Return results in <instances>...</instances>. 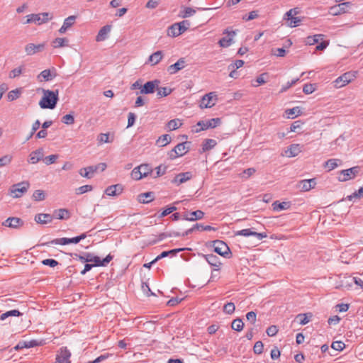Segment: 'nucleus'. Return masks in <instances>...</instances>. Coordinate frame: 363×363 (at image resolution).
<instances>
[{"label":"nucleus","instance_id":"nucleus-52","mask_svg":"<svg viewBox=\"0 0 363 363\" xmlns=\"http://www.w3.org/2000/svg\"><path fill=\"white\" fill-rule=\"evenodd\" d=\"M106 163L101 162L94 166H89V169L91 172H96L98 170L103 172L106 169Z\"/></svg>","mask_w":363,"mask_h":363},{"label":"nucleus","instance_id":"nucleus-32","mask_svg":"<svg viewBox=\"0 0 363 363\" xmlns=\"http://www.w3.org/2000/svg\"><path fill=\"white\" fill-rule=\"evenodd\" d=\"M163 57V52L161 50H158L154 53H152L149 57V62L152 64V65H157Z\"/></svg>","mask_w":363,"mask_h":363},{"label":"nucleus","instance_id":"nucleus-41","mask_svg":"<svg viewBox=\"0 0 363 363\" xmlns=\"http://www.w3.org/2000/svg\"><path fill=\"white\" fill-rule=\"evenodd\" d=\"M74 258L79 259L82 262H91L93 255L89 252H86L84 255H80L78 254L73 255Z\"/></svg>","mask_w":363,"mask_h":363},{"label":"nucleus","instance_id":"nucleus-11","mask_svg":"<svg viewBox=\"0 0 363 363\" xmlns=\"http://www.w3.org/2000/svg\"><path fill=\"white\" fill-rule=\"evenodd\" d=\"M71 352L67 347H62L60 349L57 357V363H71L70 362Z\"/></svg>","mask_w":363,"mask_h":363},{"label":"nucleus","instance_id":"nucleus-38","mask_svg":"<svg viewBox=\"0 0 363 363\" xmlns=\"http://www.w3.org/2000/svg\"><path fill=\"white\" fill-rule=\"evenodd\" d=\"M171 142V137L168 134L160 136L156 141V145L159 147H164Z\"/></svg>","mask_w":363,"mask_h":363},{"label":"nucleus","instance_id":"nucleus-10","mask_svg":"<svg viewBox=\"0 0 363 363\" xmlns=\"http://www.w3.org/2000/svg\"><path fill=\"white\" fill-rule=\"evenodd\" d=\"M23 225L24 221L21 218L17 217H9L2 222L3 226L14 229H18Z\"/></svg>","mask_w":363,"mask_h":363},{"label":"nucleus","instance_id":"nucleus-33","mask_svg":"<svg viewBox=\"0 0 363 363\" xmlns=\"http://www.w3.org/2000/svg\"><path fill=\"white\" fill-rule=\"evenodd\" d=\"M180 29L179 24L175 23L168 28L167 35L170 37H177L182 34Z\"/></svg>","mask_w":363,"mask_h":363},{"label":"nucleus","instance_id":"nucleus-27","mask_svg":"<svg viewBox=\"0 0 363 363\" xmlns=\"http://www.w3.org/2000/svg\"><path fill=\"white\" fill-rule=\"evenodd\" d=\"M302 151V146L299 144H292L285 151L286 156L293 157L297 156Z\"/></svg>","mask_w":363,"mask_h":363},{"label":"nucleus","instance_id":"nucleus-22","mask_svg":"<svg viewBox=\"0 0 363 363\" xmlns=\"http://www.w3.org/2000/svg\"><path fill=\"white\" fill-rule=\"evenodd\" d=\"M203 257L210 265L214 267V270L220 269L221 262L218 257L213 254L203 255Z\"/></svg>","mask_w":363,"mask_h":363},{"label":"nucleus","instance_id":"nucleus-48","mask_svg":"<svg viewBox=\"0 0 363 363\" xmlns=\"http://www.w3.org/2000/svg\"><path fill=\"white\" fill-rule=\"evenodd\" d=\"M34 201H40L45 199V192L43 190H35L33 194Z\"/></svg>","mask_w":363,"mask_h":363},{"label":"nucleus","instance_id":"nucleus-23","mask_svg":"<svg viewBox=\"0 0 363 363\" xmlns=\"http://www.w3.org/2000/svg\"><path fill=\"white\" fill-rule=\"evenodd\" d=\"M43 149L38 148V150L33 151L29 155L28 162L30 164H36L43 158Z\"/></svg>","mask_w":363,"mask_h":363},{"label":"nucleus","instance_id":"nucleus-39","mask_svg":"<svg viewBox=\"0 0 363 363\" xmlns=\"http://www.w3.org/2000/svg\"><path fill=\"white\" fill-rule=\"evenodd\" d=\"M156 89L157 91V96L158 98L167 96L172 92V89L169 87H159L158 86Z\"/></svg>","mask_w":363,"mask_h":363},{"label":"nucleus","instance_id":"nucleus-21","mask_svg":"<svg viewBox=\"0 0 363 363\" xmlns=\"http://www.w3.org/2000/svg\"><path fill=\"white\" fill-rule=\"evenodd\" d=\"M186 64L185 58L181 57L180 59H179V60L177 62H175L174 64H173L167 67V72L170 74H174L177 72H179V71L182 70L183 68H184L186 67Z\"/></svg>","mask_w":363,"mask_h":363},{"label":"nucleus","instance_id":"nucleus-35","mask_svg":"<svg viewBox=\"0 0 363 363\" xmlns=\"http://www.w3.org/2000/svg\"><path fill=\"white\" fill-rule=\"evenodd\" d=\"M68 39L66 38H57L52 40V45L55 48H60L68 46Z\"/></svg>","mask_w":363,"mask_h":363},{"label":"nucleus","instance_id":"nucleus-55","mask_svg":"<svg viewBox=\"0 0 363 363\" xmlns=\"http://www.w3.org/2000/svg\"><path fill=\"white\" fill-rule=\"evenodd\" d=\"M297 320L299 322L301 325H306L310 321V318L308 317V314L301 313L296 315Z\"/></svg>","mask_w":363,"mask_h":363},{"label":"nucleus","instance_id":"nucleus-47","mask_svg":"<svg viewBox=\"0 0 363 363\" xmlns=\"http://www.w3.org/2000/svg\"><path fill=\"white\" fill-rule=\"evenodd\" d=\"M182 125L179 119H173V120H170L168 123H167V128L170 130H176L178 128H179V126Z\"/></svg>","mask_w":363,"mask_h":363},{"label":"nucleus","instance_id":"nucleus-16","mask_svg":"<svg viewBox=\"0 0 363 363\" xmlns=\"http://www.w3.org/2000/svg\"><path fill=\"white\" fill-rule=\"evenodd\" d=\"M350 2H343L338 5L331 6L330 9V13L333 16H337L347 12V9L350 6Z\"/></svg>","mask_w":363,"mask_h":363},{"label":"nucleus","instance_id":"nucleus-4","mask_svg":"<svg viewBox=\"0 0 363 363\" xmlns=\"http://www.w3.org/2000/svg\"><path fill=\"white\" fill-rule=\"evenodd\" d=\"M30 186V184L27 181L21 182L12 185L10 188L11 195L13 198H20L26 193Z\"/></svg>","mask_w":363,"mask_h":363},{"label":"nucleus","instance_id":"nucleus-42","mask_svg":"<svg viewBox=\"0 0 363 363\" xmlns=\"http://www.w3.org/2000/svg\"><path fill=\"white\" fill-rule=\"evenodd\" d=\"M286 113L288 116V118H294L301 113V111L298 106L294 107L290 109H287L286 111Z\"/></svg>","mask_w":363,"mask_h":363},{"label":"nucleus","instance_id":"nucleus-62","mask_svg":"<svg viewBox=\"0 0 363 363\" xmlns=\"http://www.w3.org/2000/svg\"><path fill=\"white\" fill-rule=\"evenodd\" d=\"M331 347L335 350L342 351L345 347V345L342 341H335L332 343Z\"/></svg>","mask_w":363,"mask_h":363},{"label":"nucleus","instance_id":"nucleus-8","mask_svg":"<svg viewBox=\"0 0 363 363\" xmlns=\"http://www.w3.org/2000/svg\"><path fill=\"white\" fill-rule=\"evenodd\" d=\"M354 77V74L350 72H346L335 79L334 82L335 86L337 88L342 87L350 83Z\"/></svg>","mask_w":363,"mask_h":363},{"label":"nucleus","instance_id":"nucleus-51","mask_svg":"<svg viewBox=\"0 0 363 363\" xmlns=\"http://www.w3.org/2000/svg\"><path fill=\"white\" fill-rule=\"evenodd\" d=\"M12 156L10 155H6L0 158V167H5L9 164L12 161Z\"/></svg>","mask_w":363,"mask_h":363},{"label":"nucleus","instance_id":"nucleus-3","mask_svg":"<svg viewBox=\"0 0 363 363\" xmlns=\"http://www.w3.org/2000/svg\"><path fill=\"white\" fill-rule=\"evenodd\" d=\"M27 20L26 23H35L38 25L45 23L49 20L52 18V14L48 12L41 13H32L26 16Z\"/></svg>","mask_w":363,"mask_h":363},{"label":"nucleus","instance_id":"nucleus-15","mask_svg":"<svg viewBox=\"0 0 363 363\" xmlns=\"http://www.w3.org/2000/svg\"><path fill=\"white\" fill-rule=\"evenodd\" d=\"M217 96L213 92H210L206 95H204L201 101L200 107L201 108H211L215 105V102H212V101L216 100Z\"/></svg>","mask_w":363,"mask_h":363},{"label":"nucleus","instance_id":"nucleus-13","mask_svg":"<svg viewBox=\"0 0 363 363\" xmlns=\"http://www.w3.org/2000/svg\"><path fill=\"white\" fill-rule=\"evenodd\" d=\"M78 239L76 237L68 238H62L54 239L50 242H47L45 243H43L42 245L49 246L50 245H69V244H77L78 243Z\"/></svg>","mask_w":363,"mask_h":363},{"label":"nucleus","instance_id":"nucleus-1","mask_svg":"<svg viewBox=\"0 0 363 363\" xmlns=\"http://www.w3.org/2000/svg\"><path fill=\"white\" fill-rule=\"evenodd\" d=\"M43 96L39 102V106L43 109H53L56 107L59 100V91H51L43 89Z\"/></svg>","mask_w":363,"mask_h":363},{"label":"nucleus","instance_id":"nucleus-26","mask_svg":"<svg viewBox=\"0 0 363 363\" xmlns=\"http://www.w3.org/2000/svg\"><path fill=\"white\" fill-rule=\"evenodd\" d=\"M53 220V216L49 213H38L35 216L34 220L38 224H47L51 223Z\"/></svg>","mask_w":363,"mask_h":363},{"label":"nucleus","instance_id":"nucleus-59","mask_svg":"<svg viewBox=\"0 0 363 363\" xmlns=\"http://www.w3.org/2000/svg\"><path fill=\"white\" fill-rule=\"evenodd\" d=\"M92 189H93V187L91 185H84V186H82L76 189V194H83L86 192L91 191Z\"/></svg>","mask_w":363,"mask_h":363},{"label":"nucleus","instance_id":"nucleus-40","mask_svg":"<svg viewBox=\"0 0 363 363\" xmlns=\"http://www.w3.org/2000/svg\"><path fill=\"white\" fill-rule=\"evenodd\" d=\"M323 36L324 35L322 34H318V35H314L313 36H308V37H307V38L306 40V43L307 45H315V43H318L320 40H322Z\"/></svg>","mask_w":363,"mask_h":363},{"label":"nucleus","instance_id":"nucleus-46","mask_svg":"<svg viewBox=\"0 0 363 363\" xmlns=\"http://www.w3.org/2000/svg\"><path fill=\"white\" fill-rule=\"evenodd\" d=\"M140 170L142 172L143 177H147L149 174L152 173V169L148 164H143L138 166Z\"/></svg>","mask_w":363,"mask_h":363},{"label":"nucleus","instance_id":"nucleus-30","mask_svg":"<svg viewBox=\"0 0 363 363\" xmlns=\"http://www.w3.org/2000/svg\"><path fill=\"white\" fill-rule=\"evenodd\" d=\"M315 184L316 183L314 179L301 180L299 182L298 187L301 189V191H307L314 188Z\"/></svg>","mask_w":363,"mask_h":363},{"label":"nucleus","instance_id":"nucleus-53","mask_svg":"<svg viewBox=\"0 0 363 363\" xmlns=\"http://www.w3.org/2000/svg\"><path fill=\"white\" fill-rule=\"evenodd\" d=\"M235 310V304L232 302L227 303L223 306V311L227 314H232Z\"/></svg>","mask_w":363,"mask_h":363},{"label":"nucleus","instance_id":"nucleus-29","mask_svg":"<svg viewBox=\"0 0 363 363\" xmlns=\"http://www.w3.org/2000/svg\"><path fill=\"white\" fill-rule=\"evenodd\" d=\"M111 29V26L109 25H106L103 26L99 31L96 40L97 42H101L105 40L108 38V35L110 33Z\"/></svg>","mask_w":363,"mask_h":363},{"label":"nucleus","instance_id":"nucleus-43","mask_svg":"<svg viewBox=\"0 0 363 363\" xmlns=\"http://www.w3.org/2000/svg\"><path fill=\"white\" fill-rule=\"evenodd\" d=\"M22 313L18 311V310H11V311H9L6 313H4L1 315L0 316V320H4L6 318H7L8 317H10V316H20L21 315Z\"/></svg>","mask_w":363,"mask_h":363},{"label":"nucleus","instance_id":"nucleus-61","mask_svg":"<svg viewBox=\"0 0 363 363\" xmlns=\"http://www.w3.org/2000/svg\"><path fill=\"white\" fill-rule=\"evenodd\" d=\"M77 17L75 16H69L67 18L65 19L63 25L65 26L67 28L72 26L75 22Z\"/></svg>","mask_w":363,"mask_h":363},{"label":"nucleus","instance_id":"nucleus-31","mask_svg":"<svg viewBox=\"0 0 363 363\" xmlns=\"http://www.w3.org/2000/svg\"><path fill=\"white\" fill-rule=\"evenodd\" d=\"M138 201L142 203H147L154 199V193L149 191L138 195Z\"/></svg>","mask_w":363,"mask_h":363},{"label":"nucleus","instance_id":"nucleus-17","mask_svg":"<svg viewBox=\"0 0 363 363\" xmlns=\"http://www.w3.org/2000/svg\"><path fill=\"white\" fill-rule=\"evenodd\" d=\"M45 47V43H40L35 45L34 43H28L25 47V52L28 55H33L35 53L42 52Z\"/></svg>","mask_w":363,"mask_h":363},{"label":"nucleus","instance_id":"nucleus-63","mask_svg":"<svg viewBox=\"0 0 363 363\" xmlns=\"http://www.w3.org/2000/svg\"><path fill=\"white\" fill-rule=\"evenodd\" d=\"M42 264L50 267H55L59 264V262L54 259H45L42 261Z\"/></svg>","mask_w":363,"mask_h":363},{"label":"nucleus","instance_id":"nucleus-56","mask_svg":"<svg viewBox=\"0 0 363 363\" xmlns=\"http://www.w3.org/2000/svg\"><path fill=\"white\" fill-rule=\"evenodd\" d=\"M94 172H91L89 169V167H84V168H82L80 170H79V174L83 177H86V178H88V179H90L93 177V174H94Z\"/></svg>","mask_w":363,"mask_h":363},{"label":"nucleus","instance_id":"nucleus-7","mask_svg":"<svg viewBox=\"0 0 363 363\" xmlns=\"http://www.w3.org/2000/svg\"><path fill=\"white\" fill-rule=\"evenodd\" d=\"M221 123V120L220 118H214L208 121H200L197 123V125L200 126V130H205L208 128H213L218 126ZM198 132V130H196Z\"/></svg>","mask_w":363,"mask_h":363},{"label":"nucleus","instance_id":"nucleus-37","mask_svg":"<svg viewBox=\"0 0 363 363\" xmlns=\"http://www.w3.org/2000/svg\"><path fill=\"white\" fill-rule=\"evenodd\" d=\"M290 207V203L289 202H281L279 203L278 201H274L272 203V208L274 211H279L281 210H286L289 208Z\"/></svg>","mask_w":363,"mask_h":363},{"label":"nucleus","instance_id":"nucleus-14","mask_svg":"<svg viewBox=\"0 0 363 363\" xmlns=\"http://www.w3.org/2000/svg\"><path fill=\"white\" fill-rule=\"evenodd\" d=\"M57 76L56 69L52 67L51 69H47L42 71L38 75V79L39 81H51Z\"/></svg>","mask_w":363,"mask_h":363},{"label":"nucleus","instance_id":"nucleus-20","mask_svg":"<svg viewBox=\"0 0 363 363\" xmlns=\"http://www.w3.org/2000/svg\"><path fill=\"white\" fill-rule=\"evenodd\" d=\"M192 178V173L191 172H182L177 174L172 180V184L177 186L190 180Z\"/></svg>","mask_w":363,"mask_h":363},{"label":"nucleus","instance_id":"nucleus-45","mask_svg":"<svg viewBox=\"0 0 363 363\" xmlns=\"http://www.w3.org/2000/svg\"><path fill=\"white\" fill-rule=\"evenodd\" d=\"M113 139H114L113 135H112L111 138H110L109 133H101L98 136V140L100 143H112L113 141Z\"/></svg>","mask_w":363,"mask_h":363},{"label":"nucleus","instance_id":"nucleus-24","mask_svg":"<svg viewBox=\"0 0 363 363\" xmlns=\"http://www.w3.org/2000/svg\"><path fill=\"white\" fill-rule=\"evenodd\" d=\"M113 256L109 254L101 260L99 257L93 255L91 262H94L93 264L94 267H105L113 259Z\"/></svg>","mask_w":363,"mask_h":363},{"label":"nucleus","instance_id":"nucleus-49","mask_svg":"<svg viewBox=\"0 0 363 363\" xmlns=\"http://www.w3.org/2000/svg\"><path fill=\"white\" fill-rule=\"evenodd\" d=\"M340 162L338 159H330L325 162V167H328L329 170H333L338 166L337 162Z\"/></svg>","mask_w":363,"mask_h":363},{"label":"nucleus","instance_id":"nucleus-64","mask_svg":"<svg viewBox=\"0 0 363 363\" xmlns=\"http://www.w3.org/2000/svg\"><path fill=\"white\" fill-rule=\"evenodd\" d=\"M363 197V186L360 187L358 191L354 192L352 194L347 196V199L352 201L354 198Z\"/></svg>","mask_w":363,"mask_h":363},{"label":"nucleus","instance_id":"nucleus-60","mask_svg":"<svg viewBox=\"0 0 363 363\" xmlns=\"http://www.w3.org/2000/svg\"><path fill=\"white\" fill-rule=\"evenodd\" d=\"M62 122L67 125H72L74 123V116L72 114H67L62 118Z\"/></svg>","mask_w":363,"mask_h":363},{"label":"nucleus","instance_id":"nucleus-34","mask_svg":"<svg viewBox=\"0 0 363 363\" xmlns=\"http://www.w3.org/2000/svg\"><path fill=\"white\" fill-rule=\"evenodd\" d=\"M196 12V10L191 7H183L180 11L179 16L182 18H186L194 16Z\"/></svg>","mask_w":363,"mask_h":363},{"label":"nucleus","instance_id":"nucleus-2","mask_svg":"<svg viewBox=\"0 0 363 363\" xmlns=\"http://www.w3.org/2000/svg\"><path fill=\"white\" fill-rule=\"evenodd\" d=\"M190 142H184L177 145L168 152L169 158L174 160L179 157L184 155L190 149Z\"/></svg>","mask_w":363,"mask_h":363},{"label":"nucleus","instance_id":"nucleus-36","mask_svg":"<svg viewBox=\"0 0 363 363\" xmlns=\"http://www.w3.org/2000/svg\"><path fill=\"white\" fill-rule=\"evenodd\" d=\"M217 143L213 139H206L202 144V152H206L216 145Z\"/></svg>","mask_w":363,"mask_h":363},{"label":"nucleus","instance_id":"nucleus-5","mask_svg":"<svg viewBox=\"0 0 363 363\" xmlns=\"http://www.w3.org/2000/svg\"><path fill=\"white\" fill-rule=\"evenodd\" d=\"M359 170L360 167L359 166H355L347 169L342 170L340 172L338 179L340 182H346L354 179L359 174Z\"/></svg>","mask_w":363,"mask_h":363},{"label":"nucleus","instance_id":"nucleus-19","mask_svg":"<svg viewBox=\"0 0 363 363\" xmlns=\"http://www.w3.org/2000/svg\"><path fill=\"white\" fill-rule=\"evenodd\" d=\"M223 34H228V36L220 38L218 44L222 48H228L232 44L233 38L235 35V32L233 30L228 31V29L225 30Z\"/></svg>","mask_w":363,"mask_h":363},{"label":"nucleus","instance_id":"nucleus-28","mask_svg":"<svg viewBox=\"0 0 363 363\" xmlns=\"http://www.w3.org/2000/svg\"><path fill=\"white\" fill-rule=\"evenodd\" d=\"M53 218L60 220H67L70 218L71 214L69 210L66 208H60L55 210L52 214Z\"/></svg>","mask_w":363,"mask_h":363},{"label":"nucleus","instance_id":"nucleus-44","mask_svg":"<svg viewBox=\"0 0 363 363\" xmlns=\"http://www.w3.org/2000/svg\"><path fill=\"white\" fill-rule=\"evenodd\" d=\"M244 323L242 320L240 318L235 319L231 324V328L233 330L240 332L243 329Z\"/></svg>","mask_w":363,"mask_h":363},{"label":"nucleus","instance_id":"nucleus-9","mask_svg":"<svg viewBox=\"0 0 363 363\" xmlns=\"http://www.w3.org/2000/svg\"><path fill=\"white\" fill-rule=\"evenodd\" d=\"M160 81L158 79H155L152 81L147 82L142 87L140 91V94H150L155 92L157 86H159Z\"/></svg>","mask_w":363,"mask_h":363},{"label":"nucleus","instance_id":"nucleus-57","mask_svg":"<svg viewBox=\"0 0 363 363\" xmlns=\"http://www.w3.org/2000/svg\"><path fill=\"white\" fill-rule=\"evenodd\" d=\"M264 345L262 341H257L254 345L253 351L257 354H260L263 352Z\"/></svg>","mask_w":363,"mask_h":363},{"label":"nucleus","instance_id":"nucleus-18","mask_svg":"<svg viewBox=\"0 0 363 363\" xmlns=\"http://www.w3.org/2000/svg\"><path fill=\"white\" fill-rule=\"evenodd\" d=\"M204 213L201 210L192 211L191 213L185 212L182 214V219L189 221H195L203 218Z\"/></svg>","mask_w":363,"mask_h":363},{"label":"nucleus","instance_id":"nucleus-25","mask_svg":"<svg viewBox=\"0 0 363 363\" xmlns=\"http://www.w3.org/2000/svg\"><path fill=\"white\" fill-rule=\"evenodd\" d=\"M123 191V187L121 184H115L108 186L106 190L105 193L106 195L110 196H115L120 195Z\"/></svg>","mask_w":363,"mask_h":363},{"label":"nucleus","instance_id":"nucleus-12","mask_svg":"<svg viewBox=\"0 0 363 363\" xmlns=\"http://www.w3.org/2000/svg\"><path fill=\"white\" fill-rule=\"evenodd\" d=\"M235 235H239V236H245V237H248V236L252 235V236L256 237L259 240L267 237V233H257V232L252 231L250 228H246V229H242L241 230H238L235 233Z\"/></svg>","mask_w":363,"mask_h":363},{"label":"nucleus","instance_id":"nucleus-6","mask_svg":"<svg viewBox=\"0 0 363 363\" xmlns=\"http://www.w3.org/2000/svg\"><path fill=\"white\" fill-rule=\"evenodd\" d=\"M214 252L224 257H229L231 254L229 247L223 241L216 240L213 242Z\"/></svg>","mask_w":363,"mask_h":363},{"label":"nucleus","instance_id":"nucleus-58","mask_svg":"<svg viewBox=\"0 0 363 363\" xmlns=\"http://www.w3.org/2000/svg\"><path fill=\"white\" fill-rule=\"evenodd\" d=\"M58 155H50L49 156L45 157L43 159V162L45 164L50 165L51 164H53L56 162L57 159L58 158Z\"/></svg>","mask_w":363,"mask_h":363},{"label":"nucleus","instance_id":"nucleus-54","mask_svg":"<svg viewBox=\"0 0 363 363\" xmlns=\"http://www.w3.org/2000/svg\"><path fill=\"white\" fill-rule=\"evenodd\" d=\"M21 91L19 89H16L12 91H10L8 94V100L12 101L20 96Z\"/></svg>","mask_w":363,"mask_h":363},{"label":"nucleus","instance_id":"nucleus-50","mask_svg":"<svg viewBox=\"0 0 363 363\" xmlns=\"http://www.w3.org/2000/svg\"><path fill=\"white\" fill-rule=\"evenodd\" d=\"M130 175L132 179L135 180H140L143 177L142 172L140 170L139 167L134 168L132 170Z\"/></svg>","mask_w":363,"mask_h":363}]
</instances>
